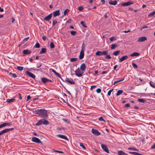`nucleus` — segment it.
<instances>
[{"label":"nucleus","instance_id":"f3484780","mask_svg":"<svg viewBox=\"0 0 155 155\" xmlns=\"http://www.w3.org/2000/svg\"><path fill=\"white\" fill-rule=\"evenodd\" d=\"M128 58V57L127 55L123 56L119 60V61L120 62H122L124 60H127Z\"/></svg>","mask_w":155,"mask_h":155},{"label":"nucleus","instance_id":"20e7f679","mask_svg":"<svg viewBox=\"0 0 155 155\" xmlns=\"http://www.w3.org/2000/svg\"><path fill=\"white\" fill-rule=\"evenodd\" d=\"M76 75L78 77H81L83 74L84 72L83 71L80 70L79 68L77 69L75 72Z\"/></svg>","mask_w":155,"mask_h":155},{"label":"nucleus","instance_id":"c85d7f7f","mask_svg":"<svg viewBox=\"0 0 155 155\" xmlns=\"http://www.w3.org/2000/svg\"><path fill=\"white\" fill-rule=\"evenodd\" d=\"M124 79V78H122L120 79V80L115 81L113 84L114 85H115L116 84L123 81Z\"/></svg>","mask_w":155,"mask_h":155},{"label":"nucleus","instance_id":"338daca9","mask_svg":"<svg viewBox=\"0 0 155 155\" xmlns=\"http://www.w3.org/2000/svg\"><path fill=\"white\" fill-rule=\"evenodd\" d=\"M42 39L44 41H45L46 39V37L45 36H43L42 37Z\"/></svg>","mask_w":155,"mask_h":155},{"label":"nucleus","instance_id":"bf43d9fd","mask_svg":"<svg viewBox=\"0 0 155 155\" xmlns=\"http://www.w3.org/2000/svg\"><path fill=\"white\" fill-rule=\"evenodd\" d=\"M107 72V71H103L102 72L101 74H106Z\"/></svg>","mask_w":155,"mask_h":155},{"label":"nucleus","instance_id":"f257e3e1","mask_svg":"<svg viewBox=\"0 0 155 155\" xmlns=\"http://www.w3.org/2000/svg\"><path fill=\"white\" fill-rule=\"evenodd\" d=\"M35 114L38 115L43 118H46L48 116L47 111L45 109H37L35 110Z\"/></svg>","mask_w":155,"mask_h":155},{"label":"nucleus","instance_id":"ddd939ff","mask_svg":"<svg viewBox=\"0 0 155 155\" xmlns=\"http://www.w3.org/2000/svg\"><path fill=\"white\" fill-rule=\"evenodd\" d=\"M32 140L34 142L38 143H41L40 140L38 138L35 137H33L32 138Z\"/></svg>","mask_w":155,"mask_h":155},{"label":"nucleus","instance_id":"0e129e2a","mask_svg":"<svg viewBox=\"0 0 155 155\" xmlns=\"http://www.w3.org/2000/svg\"><path fill=\"white\" fill-rule=\"evenodd\" d=\"M152 149H155V143L151 147Z\"/></svg>","mask_w":155,"mask_h":155},{"label":"nucleus","instance_id":"774afa93","mask_svg":"<svg viewBox=\"0 0 155 155\" xmlns=\"http://www.w3.org/2000/svg\"><path fill=\"white\" fill-rule=\"evenodd\" d=\"M118 66V65H115V66H114V70H116V68H117V66Z\"/></svg>","mask_w":155,"mask_h":155},{"label":"nucleus","instance_id":"9b49d317","mask_svg":"<svg viewBox=\"0 0 155 155\" xmlns=\"http://www.w3.org/2000/svg\"><path fill=\"white\" fill-rule=\"evenodd\" d=\"M41 81L44 83H47V82H52V81L50 79H47L45 78H41Z\"/></svg>","mask_w":155,"mask_h":155},{"label":"nucleus","instance_id":"c9c22d12","mask_svg":"<svg viewBox=\"0 0 155 155\" xmlns=\"http://www.w3.org/2000/svg\"><path fill=\"white\" fill-rule=\"evenodd\" d=\"M84 21H81V24L82 25V26L84 27V28H87V26L85 25L84 24Z\"/></svg>","mask_w":155,"mask_h":155},{"label":"nucleus","instance_id":"79ce46f5","mask_svg":"<svg viewBox=\"0 0 155 155\" xmlns=\"http://www.w3.org/2000/svg\"><path fill=\"white\" fill-rule=\"evenodd\" d=\"M71 34L73 35H75L76 34L77 32L75 31H71L70 32Z\"/></svg>","mask_w":155,"mask_h":155},{"label":"nucleus","instance_id":"412c9836","mask_svg":"<svg viewBox=\"0 0 155 155\" xmlns=\"http://www.w3.org/2000/svg\"><path fill=\"white\" fill-rule=\"evenodd\" d=\"M22 52L24 54H28L31 53V51L28 50H23Z\"/></svg>","mask_w":155,"mask_h":155},{"label":"nucleus","instance_id":"864d4df0","mask_svg":"<svg viewBox=\"0 0 155 155\" xmlns=\"http://www.w3.org/2000/svg\"><path fill=\"white\" fill-rule=\"evenodd\" d=\"M96 92L98 93H100L101 92V90L100 88H98L96 90Z\"/></svg>","mask_w":155,"mask_h":155},{"label":"nucleus","instance_id":"9d476101","mask_svg":"<svg viewBox=\"0 0 155 155\" xmlns=\"http://www.w3.org/2000/svg\"><path fill=\"white\" fill-rule=\"evenodd\" d=\"M57 137H59L61 139H63L65 140H68V139L67 137L64 135H61V134H58L56 135Z\"/></svg>","mask_w":155,"mask_h":155},{"label":"nucleus","instance_id":"c03bdc74","mask_svg":"<svg viewBox=\"0 0 155 155\" xmlns=\"http://www.w3.org/2000/svg\"><path fill=\"white\" fill-rule=\"evenodd\" d=\"M113 89H112L110 90L108 92L107 95L108 96H110L111 95V92L113 91Z\"/></svg>","mask_w":155,"mask_h":155},{"label":"nucleus","instance_id":"f704fd0d","mask_svg":"<svg viewBox=\"0 0 155 155\" xmlns=\"http://www.w3.org/2000/svg\"><path fill=\"white\" fill-rule=\"evenodd\" d=\"M78 59L76 58H71L70 59V61L72 62L76 61Z\"/></svg>","mask_w":155,"mask_h":155},{"label":"nucleus","instance_id":"13d9d810","mask_svg":"<svg viewBox=\"0 0 155 155\" xmlns=\"http://www.w3.org/2000/svg\"><path fill=\"white\" fill-rule=\"evenodd\" d=\"M31 99V97L29 95H28L27 97V101H28Z\"/></svg>","mask_w":155,"mask_h":155},{"label":"nucleus","instance_id":"393cba45","mask_svg":"<svg viewBox=\"0 0 155 155\" xmlns=\"http://www.w3.org/2000/svg\"><path fill=\"white\" fill-rule=\"evenodd\" d=\"M47 51V49L46 48H42L41 49L40 52V54H42L45 53Z\"/></svg>","mask_w":155,"mask_h":155},{"label":"nucleus","instance_id":"e433bc0d","mask_svg":"<svg viewBox=\"0 0 155 155\" xmlns=\"http://www.w3.org/2000/svg\"><path fill=\"white\" fill-rule=\"evenodd\" d=\"M69 12V10L68 9H66L64 11V14L65 15H67L68 12Z\"/></svg>","mask_w":155,"mask_h":155},{"label":"nucleus","instance_id":"4468645a","mask_svg":"<svg viewBox=\"0 0 155 155\" xmlns=\"http://www.w3.org/2000/svg\"><path fill=\"white\" fill-rule=\"evenodd\" d=\"M133 4V2L129 1L126 2L122 4V5L124 6H129Z\"/></svg>","mask_w":155,"mask_h":155},{"label":"nucleus","instance_id":"09e8293b","mask_svg":"<svg viewBox=\"0 0 155 155\" xmlns=\"http://www.w3.org/2000/svg\"><path fill=\"white\" fill-rule=\"evenodd\" d=\"M57 23V21L56 20L53 21V26H54Z\"/></svg>","mask_w":155,"mask_h":155},{"label":"nucleus","instance_id":"2f4dec72","mask_svg":"<svg viewBox=\"0 0 155 155\" xmlns=\"http://www.w3.org/2000/svg\"><path fill=\"white\" fill-rule=\"evenodd\" d=\"M150 84L152 87L155 88V83L152 81H150Z\"/></svg>","mask_w":155,"mask_h":155},{"label":"nucleus","instance_id":"ea45409f","mask_svg":"<svg viewBox=\"0 0 155 155\" xmlns=\"http://www.w3.org/2000/svg\"><path fill=\"white\" fill-rule=\"evenodd\" d=\"M85 48V45L84 43H83L82 47H81V51H84V49Z\"/></svg>","mask_w":155,"mask_h":155},{"label":"nucleus","instance_id":"052dcab7","mask_svg":"<svg viewBox=\"0 0 155 155\" xmlns=\"http://www.w3.org/2000/svg\"><path fill=\"white\" fill-rule=\"evenodd\" d=\"M51 71L54 73L55 74L57 73V72L53 69H51Z\"/></svg>","mask_w":155,"mask_h":155},{"label":"nucleus","instance_id":"3c124183","mask_svg":"<svg viewBox=\"0 0 155 155\" xmlns=\"http://www.w3.org/2000/svg\"><path fill=\"white\" fill-rule=\"evenodd\" d=\"M110 41H114V40H115V38L114 37H112L110 38Z\"/></svg>","mask_w":155,"mask_h":155},{"label":"nucleus","instance_id":"603ef678","mask_svg":"<svg viewBox=\"0 0 155 155\" xmlns=\"http://www.w3.org/2000/svg\"><path fill=\"white\" fill-rule=\"evenodd\" d=\"M83 9L84 8L82 6H80L78 8V10L80 11H82Z\"/></svg>","mask_w":155,"mask_h":155},{"label":"nucleus","instance_id":"dca6fc26","mask_svg":"<svg viewBox=\"0 0 155 155\" xmlns=\"http://www.w3.org/2000/svg\"><path fill=\"white\" fill-rule=\"evenodd\" d=\"M65 81L71 84H75L74 82L71 79L66 78L65 79Z\"/></svg>","mask_w":155,"mask_h":155},{"label":"nucleus","instance_id":"4d7b16f0","mask_svg":"<svg viewBox=\"0 0 155 155\" xmlns=\"http://www.w3.org/2000/svg\"><path fill=\"white\" fill-rule=\"evenodd\" d=\"M130 106V104L129 103L125 105V107H129Z\"/></svg>","mask_w":155,"mask_h":155},{"label":"nucleus","instance_id":"cd10ccee","mask_svg":"<svg viewBox=\"0 0 155 155\" xmlns=\"http://www.w3.org/2000/svg\"><path fill=\"white\" fill-rule=\"evenodd\" d=\"M117 47V45L115 44H113L111 45V49H114Z\"/></svg>","mask_w":155,"mask_h":155},{"label":"nucleus","instance_id":"8fccbe9b","mask_svg":"<svg viewBox=\"0 0 155 155\" xmlns=\"http://www.w3.org/2000/svg\"><path fill=\"white\" fill-rule=\"evenodd\" d=\"M132 65H133V66L134 68H137V65L135 63H133L132 64Z\"/></svg>","mask_w":155,"mask_h":155},{"label":"nucleus","instance_id":"aec40b11","mask_svg":"<svg viewBox=\"0 0 155 155\" xmlns=\"http://www.w3.org/2000/svg\"><path fill=\"white\" fill-rule=\"evenodd\" d=\"M109 3L111 5H115L117 4V1L116 0H115L114 1L110 0L109 2Z\"/></svg>","mask_w":155,"mask_h":155},{"label":"nucleus","instance_id":"de8ad7c7","mask_svg":"<svg viewBox=\"0 0 155 155\" xmlns=\"http://www.w3.org/2000/svg\"><path fill=\"white\" fill-rule=\"evenodd\" d=\"M98 120H99L101 121H103L104 122H105L103 118L102 117H101L99 118Z\"/></svg>","mask_w":155,"mask_h":155},{"label":"nucleus","instance_id":"69168bd1","mask_svg":"<svg viewBox=\"0 0 155 155\" xmlns=\"http://www.w3.org/2000/svg\"><path fill=\"white\" fill-rule=\"evenodd\" d=\"M96 87L95 85H92L91 86V90H92L95 87Z\"/></svg>","mask_w":155,"mask_h":155},{"label":"nucleus","instance_id":"6e6d98bb","mask_svg":"<svg viewBox=\"0 0 155 155\" xmlns=\"http://www.w3.org/2000/svg\"><path fill=\"white\" fill-rule=\"evenodd\" d=\"M155 14V11L153 12L152 13H150L149 14V16H152V15H153Z\"/></svg>","mask_w":155,"mask_h":155},{"label":"nucleus","instance_id":"e2e57ef3","mask_svg":"<svg viewBox=\"0 0 155 155\" xmlns=\"http://www.w3.org/2000/svg\"><path fill=\"white\" fill-rule=\"evenodd\" d=\"M5 127L4 123L0 125V128Z\"/></svg>","mask_w":155,"mask_h":155},{"label":"nucleus","instance_id":"6e6552de","mask_svg":"<svg viewBox=\"0 0 155 155\" xmlns=\"http://www.w3.org/2000/svg\"><path fill=\"white\" fill-rule=\"evenodd\" d=\"M101 147L102 149L104 150L107 153H109L110 152L108 150L107 147L105 145L102 144L101 145Z\"/></svg>","mask_w":155,"mask_h":155},{"label":"nucleus","instance_id":"5701e85b","mask_svg":"<svg viewBox=\"0 0 155 155\" xmlns=\"http://www.w3.org/2000/svg\"><path fill=\"white\" fill-rule=\"evenodd\" d=\"M117 153L119 155H127L125 153L121 150L118 151Z\"/></svg>","mask_w":155,"mask_h":155},{"label":"nucleus","instance_id":"a19ab883","mask_svg":"<svg viewBox=\"0 0 155 155\" xmlns=\"http://www.w3.org/2000/svg\"><path fill=\"white\" fill-rule=\"evenodd\" d=\"M129 153L130 154H133L135 155H137L138 153L134 152H129Z\"/></svg>","mask_w":155,"mask_h":155},{"label":"nucleus","instance_id":"0eeeda50","mask_svg":"<svg viewBox=\"0 0 155 155\" xmlns=\"http://www.w3.org/2000/svg\"><path fill=\"white\" fill-rule=\"evenodd\" d=\"M92 133L96 136H99L101 133L97 130L92 128L91 130Z\"/></svg>","mask_w":155,"mask_h":155},{"label":"nucleus","instance_id":"bb28decb","mask_svg":"<svg viewBox=\"0 0 155 155\" xmlns=\"http://www.w3.org/2000/svg\"><path fill=\"white\" fill-rule=\"evenodd\" d=\"M15 100V99L12 98L11 99H8L6 100V102L8 103H11L13 102Z\"/></svg>","mask_w":155,"mask_h":155},{"label":"nucleus","instance_id":"4c0bfd02","mask_svg":"<svg viewBox=\"0 0 155 155\" xmlns=\"http://www.w3.org/2000/svg\"><path fill=\"white\" fill-rule=\"evenodd\" d=\"M50 47L51 48H54V45L53 42H51L50 44Z\"/></svg>","mask_w":155,"mask_h":155},{"label":"nucleus","instance_id":"58836bf2","mask_svg":"<svg viewBox=\"0 0 155 155\" xmlns=\"http://www.w3.org/2000/svg\"><path fill=\"white\" fill-rule=\"evenodd\" d=\"M5 127L6 126H9L12 125V124L11 123H4Z\"/></svg>","mask_w":155,"mask_h":155},{"label":"nucleus","instance_id":"72a5a7b5","mask_svg":"<svg viewBox=\"0 0 155 155\" xmlns=\"http://www.w3.org/2000/svg\"><path fill=\"white\" fill-rule=\"evenodd\" d=\"M23 67L17 66V69L20 71H22L23 69Z\"/></svg>","mask_w":155,"mask_h":155},{"label":"nucleus","instance_id":"49530a36","mask_svg":"<svg viewBox=\"0 0 155 155\" xmlns=\"http://www.w3.org/2000/svg\"><path fill=\"white\" fill-rule=\"evenodd\" d=\"M106 55V56L105 57V58L106 59H110L111 58V57L110 56V55H107V54Z\"/></svg>","mask_w":155,"mask_h":155},{"label":"nucleus","instance_id":"5fc2aeb1","mask_svg":"<svg viewBox=\"0 0 155 155\" xmlns=\"http://www.w3.org/2000/svg\"><path fill=\"white\" fill-rule=\"evenodd\" d=\"M55 75H57V76H58L60 78H61V75L59 73L57 72L55 74Z\"/></svg>","mask_w":155,"mask_h":155},{"label":"nucleus","instance_id":"a878e982","mask_svg":"<svg viewBox=\"0 0 155 155\" xmlns=\"http://www.w3.org/2000/svg\"><path fill=\"white\" fill-rule=\"evenodd\" d=\"M123 92V91L122 90H119L117 91V93H116V96H118L121 94Z\"/></svg>","mask_w":155,"mask_h":155},{"label":"nucleus","instance_id":"4be33fe9","mask_svg":"<svg viewBox=\"0 0 155 155\" xmlns=\"http://www.w3.org/2000/svg\"><path fill=\"white\" fill-rule=\"evenodd\" d=\"M140 55V54L137 52H134L130 54V56L131 57L138 56Z\"/></svg>","mask_w":155,"mask_h":155},{"label":"nucleus","instance_id":"423d86ee","mask_svg":"<svg viewBox=\"0 0 155 155\" xmlns=\"http://www.w3.org/2000/svg\"><path fill=\"white\" fill-rule=\"evenodd\" d=\"M25 73L26 74H27V75L29 76V77H31V78L33 79H35V76L34 74L30 72L29 71H25Z\"/></svg>","mask_w":155,"mask_h":155},{"label":"nucleus","instance_id":"a211bd4d","mask_svg":"<svg viewBox=\"0 0 155 155\" xmlns=\"http://www.w3.org/2000/svg\"><path fill=\"white\" fill-rule=\"evenodd\" d=\"M86 67L85 64L84 63L81 64L80 67V69L82 71H84L85 70Z\"/></svg>","mask_w":155,"mask_h":155},{"label":"nucleus","instance_id":"1a4fd4ad","mask_svg":"<svg viewBox=\"0 0 155 155\" xmlns=\"http://www.w3.org/2000/svg\"><path fill=\"white\" fill-rule=\"evenodd\" d=\"M52 17V14L51 13L47 16L43 18L44 20L47 21H49Z\"/></svg>","mask_w":155,"mask_h":155},{"label":"nucleus","instance_id":"b1692460","mask_svg":"<svg viewBox=\"0 0 155 155\" xmlns=\"http://www.w3.org/2000/svg\"><path fill=\"white\" fill-rule=\"evenodd\" d=\"M8 75L11 76V77H13L14 78H15L17 77V75L15 74L9 72H8Z\"/></svg>","mask_w":155,"mask_h":155},{"label":"nucleus","instance_id":"2eb2a0df","mask_svg":"<svg viewBox=\"0 0 155 155\" xmlns=\"http://www.w3.org/2000/svg\"><path fill=\"white\" fill-rule=\"evenodd\" d=\"M53 14L54 17H55L57 16H59L60 15L59 11V10H57L55 11L54 12Z\"/></svg>","mask_w":155,"mask_h":155},{"label":"nucleus","instance_id":"f8f14e48","mask_svg":"<svg viewBox=\"0 0 155 155\" xmlns=\"http://www.w3.org/2000/svg\"><path fill=\"white\" fill-rule=\"evenodd\" d=\"M147 38L145 36L141 37L139 38L138 39L137 41L139 42H142L147 40Z\"/></svg>","mask_w":155,"mask_h":155},{"label":"nucleus","instance_id":"c756f323","mask_svg":"<svg viewBox=\"0 0 155 155\" xmlns=\"http://www.w3.org/2000/svg\"><path fill=\"white\" fill-rule=\"evenodd\" d=\"M120 52V51H115L113 53V54L115 56H117L119 54V53Z\"/></svg>","mask_w":155,"mask_h":155},{"label":"nucleus","instance_id":"a18cd8bd","mask_svg":"<svg viewBox=\"0 0 155 155\" xmlns=\"http://www.w3.org/2000/svg\"><path fill=\"white\" fill-rule=\"evenodd\" d=\"M80 146L84 149H85V147L82 143H80Z\"/></svg>","mask_w":155,"mask_h":155},{"label":"nucleus","instance_id":"7c9ffc66","mask_svg":"<svg viewBox=\"0 0 155 155\" xmlns=\"http://www.w3.org/2000/svg\"><path fill=\"white\" fill-rule=\"evenodd\" d=\"M138 101L141 103H144L146 102V101L143 99H138Z\"/></svg>","mask_w":155,"mask_h":155},{"label":"nucleus","instance_id":"680f3d73","mask_svg":"<svg viewBox=\"0 0 155 155\" xmlns=\"http://www.w3.org/2000/svg\"><path fill=\"white\" fill-rule=\"evenodd\" d=\"M18 95H19V96H18V98L20 99H21V98H22V97H21V94H20V93H18Z\"/></svg>","mask_w":155,"mask_h":155},{"label":"nucleus","instance_id":"f03ea898","mask_svg":"<svg viewBox=\"0 0 155 155\" xmlns=\"http://www.w3.org/2000/svg\"><path fill=\"white\" fill-rule=\"evenodd\" d=\"M49 124V122L47 120L42 119L39 120L36 124V126H39L42 124L48 125Z\"/></svg>","mask_w":155,"mask_h":155},{"label":"nucleus","instance_id":"6ab92c4d","mask_svg":"<svg viewBox=\"0 0 155 155\" xmlns=\"http://www.w3.org/2000/svg\"><path fill=\"white\" fill-rule=\"evenodd\" d=\"M84 51H81L80 52V54L79 56V58L80 59H83L84 57Z\"/></svg>","mask_w":155,"mask_h":155},{"label":"nucleus","instance_id":"473e14b6","mask_svg":"<svg viewBox=\"0 0 155 155\" xmlns=\"http://www.w3.org/2000/svg\"><path fill=\"white\" fill-rule=\"evenodd\" d=\"M128 149L130 150H134L136 151H138V149L136 148H135L133 147H130L128 148Z\"/></svg>","mask_w":155,"mask_h":155},{"label":"nucleus","instance_id":"37998d69","mask_svg":"<svg viewBox=\"0 0 155 155\" xmlns=\"http://www.w3.org/2000/svg\"><path fill=\"white\" fill-rule=\"evenodd\" d=\"M40 47L39 44L38 43H37L35 46V47L36 48H39Z\"/></svg>","mask_w":155,"mask_h":155},{"label":"nucleus","instance_id":"7ed1b4c3","mask_svg":"<svg viewBox=\"0 0 155 155\" xmlns=\"http://www.w3.org/2000/svg\"><path fill=\"white\" fill-rule=\"evenodd\" d=\"M108 53V51L106 50L103 52H101L100 51H98L96 52L95 54L96 55L100 56L103 55H107Z\"/></svg>","mask_w":155,"mask_h":155},{"label":"nucleus","instance_id":"39448f33","mask_svg":"<svg viewBox=\"0 0 155 155\" xmlns=\"http://www.w3.org/2000/svg\"><path fill=\"white\" fill-rule=\"evenodd\" d=\"M14 129L13 128H12L10 129H6L2 130L0 132V136L2 135L4 133H6L9 131L12 130Z\"/></svg>","mask_w":155,"mask_h":155}]
</instances>
